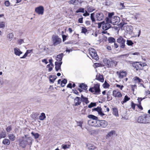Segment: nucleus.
I'll return each mask as SVG.
<instances>
[{
    "label": "nucleus",
    "instance_id": "f257e3e1",
    "mask_svg": "<svg viewBox=\"0 0 150 150\" xmlns=\"http://www.w3.org/2000/svg\"><path fill=\"white\" fill-rule=\"evenodd\" d=\"M113 13H109L108 17L106 18V21L111 23L113 25L118 24L120 21L119 17L117 16H113Z\"/></svg>",
    "mask_w": 150,
    "mask_h": 150
},
{
    "label": "nucleus",
    "instance_id": "f03ea898",
    "mask_svg": "<svg viewBox=\"0 0 150 150\" xmlns=\"http://www.w3.org/2000/svg\"><path fill=\"white\" fill-rule=\"evenodd\" d=\"M137 122L139 123L144 124L150 123V120L146 114L140 116L138 118Z\"/></svg>",
    "mask_w": 150,
    "mask_h": 150
},
{
    "label": "nucleus",
    "instance_id": "7ed1b4c3",
    "mask_svg": "<svg viewBox=\"0 0 150 150\" xmlns=\"http://www.w3.org/2000/svg\"><path fill=\"white\" fill-rule=\"evenodd\" d=\"M52 42L53 45H57L60 44L62 42V39L57 35H54L52 38Z\"/></svg>",
    "mask_w": 150,
    "mask_h": 150
},
{
    "label": "nucleus",
    "instance_id": "20e7f679",
    "mask_svg": "<svg viewBox=\"0 0 150 150\" xmlns=\"http://www.w3.org/2000/svg\"><path fill=\"white\" fill-rule=\"evenodd\" d=\"M100 85L99 84H95L94 87L90 88L89 91L94 94H99L100 92Z\"/></svg>",
    "mask_w": 150,
    "mask_h": 150
},
{
    "label": "nucleus",
    "instance_id": "39448f33",
    "mask_svg": "<svg viewBox=\"0 0 150 150\" xmlns=\"http://www.w3.org/2000/svg\"><path fill=\"white\" fill-rule=\"evenodd\" d=\"M89 53L92 57L96 60H98L99 58L97 54L96 51L95 49L92 48L89 49Z\"/></svg>",
    "mask_w": 150,
    "mask_h": 150
},
{
    "label": "nucleus",
    "instance_id": "423d86ee",
    "mask_svg": "<svg viewBox=\"0 0 150 150\" xmlns=\"http://www.w3.org/2000/svg\"><path fill=\"white\" fill-rule=\"evenodd\" d=\"M22 138L25 140L28 145H31L33 141V138L28 134L25 135L22 137Z\"/></svg>",
    "mask_w": 150,
    "mask_h": 150
},
{
    "label": "nucleus",
    "instance_id": "0eeeda50",
    "mask_svg": "<svg viewBox=\"0 0 150 150\" xmlns=\"http://www.w3.org/2000/svg\"><path fill=\"white\" fill-rule=\"evenodd\" d=\"M145 65V63L141 62H136L133 64V66L136 68L137 70L138 69H142Z\"/></svg>",
    "mask_w": 150,
    "mask_h": 150
},
{
    "label": "nucleus",
    "instance_id": "6e6552de",
    "mask_svg": "<svg viewBox=\"0 0 150 150\" xmlns=\"http://www.w3.org/2000/svg\"><path fill=\"white\" fill-rule=\"evenodd\" d=\"M98 127H101L102 128H105L108 125V122L105 120H98Z\"/></svg>",
    "mask_w": 150,
    "mask_h": 150
},
{
    "label": "nucleus",
    "instance_id": "1a4fd4ad",
    "mask_svg": "<svg viewBox=\"0 0 150 150\" xmlns=\"http://www.w3.org/2000/svg\"><path fill=\"white\" fill-rule=\"evenodd\" d=\"M44 11V7L41 6L36 7L35 9V12L39 15H42Z\"/></svg>",
    "mask_w": 150,
    "mask_h": 150
},
{
    "label": "nucleus",
    "instance_id": "9d476101",
    "mask_svg": "<svg viewBox=\"0 0 150 150\" xmlns=\"http://www.w3.org/2000/svg\"><path fill=\"white\" fill-rule=\"evenodd\" d=\"M93 110L98 112V114L104 119L106 117V115L104 114L101 111V108L100 107H97L94 108Z\"/></svg>",
    "mask_w": 150,
    "mask_h": 150
},
{
    "label": "nucleus",
    "instance_id": "9b49d317",
    "mask_svg": "<svg viewBox=\"0 0 150 150\" xmlns=\"http://www.w3.org/2000/svg\"><path fill=\"white\" fill-rule=\"evenodd\" d=\"M117 42L120 43L121 47L124 48L125 46V40H124L121 36H120L117 40Z\"/></svg>",
    "mask_w": 150,
    "mask_h": 150
},
{
    "label": "nucleus",
    "instance_id": "f8f14e48",
    "mask_svg": "<svg viewBox=\"0 0 150 150\" xmlns=\"http://www.w3.org/2000/svg\"><path fill=\"white\" fill-rule=\"evenodd\" d=\"M112 95L114 97L118 98H121L122 96L121 92L117 89L113 91Z\"/></svg>",
    "mask_w": 150,
    "mask_h": 150
},
{
    "label": "nucleus",
    "instance_id": "ddd939ff",
    "mask_svg": "<svg viewBox=\"0 0 150 150\" xmlns=\"http://www.w3.org/2000/svg\"><path fill=\"white\" fill-rule=\"evenodd\" d=\"M98 120H89L88 121V124L92 126L98 127Z\"/></svg>",
    "mask_w": 150,
    "mask_h": 150
},
{
    "label": "nucleus",
    "instance_id": "4468645a",
    "mask_svg": "<svg viewBox=\"0 0 150 150\" xmlns=\"http://www.w3.org/2000/svg\"><path fill=\"white\" fill-rule=\"evenodd\" d=\"M95 17L97 21H101L103 19L104 16L102 13L100 12L96 14Z\"/></svg>",
    "mask_w": 150,
    "mask_h": 150
},
{
    "label": "nucleus",
    "instance_id": "2eb2a0df",
    "mask_svg": "<svg viewBox=\"0 0 150 150\" xmlns=\"http://www.w3.org/2000/svg\"><path fill=\"white\" fill-rule=\"evenodd\" d=\"M83 2L82 0H71L68 1V3L70 4L77 5L81 4Z\"/></svg>",
    "mask_w": 150,
    "mask_h": 150
},
{
    "label": "nucleus",
    "instance_id": "dca6fc26",
    "mask_svg": "<svg viewBox=\"0 0 150 150\" xmlns=\"http://www.w3.org/2000/svg\"><path fill=\"white\" fill-rule=\"evenodd\" d=\"M19 145L23 148H25L26 145H28L25 140L22 138L19 140Z\"/></svg>",
    "mask_w": 150,
    "mask_h": 150
},
{
    "label": "nucleus",
    "instance_id": "f3484780",
    "mask_svg": "<svg viewBox=\"0 0 150 150\" xmlns=\"http://www.w3.org/2000/svg\"><path fill=\"white\" fill-rule=\"evenodd\" d=\"M116 73L118 75L120 79L123 78L125 77L127 75V73L126 71H117L116 72Z\"/></svg>",
    "mask_w": 150,
    "mask_h": 150
},
{
    "label": "nucleus",
    "instance_id": "a211bd4d",
    "mask_svg": "<svg viewBox=\"0 0 150 150\" xmlns=\"http://www.w3.org/2000/svg\"><path fill=\"white\" fill-rule=\"evenodd\" d=\"M110 22H107L106 23H104V22L102 24V28L104 30H106L108 29L110 27Z\"/></svg>",
    "mask_w": 150,
    "mask_h": 150
},
{
    "label": "nucleus",
    "instance_id": "6ab92c4d",
    "mask_svg": "<svg viewBox=\"0 0 150 150\" xmlns=\"http://www.w3.org/2000/svg\"><path fill=\"white\" fill-rule=\"evenodd\" d=\"M14 54L16 56H20L22 54V52L18 47H16L14 48Z\"/></svg>",
    "mask_w": 150,
    "mask_h": 150
},
{
    "label": "nucleus",
    "instance_id": "aec40b11",
    "mask_svg": "<svg viewBox=\"0 0 150 150\" xmlns=\"http://www.w3.org/2000/svg\"><path fill=\"white\" fill-rule=\"evenodd\" d=\"M62 63V62H55V69L57 71L61 69V65Z\"/></svg>",
    "mask_w": 150,
    "mask_h": 150
},
{
    "label": "nucleus",
    "instance_id": "412c9836",
    "mask_svg": "<svg viewBox=\"0 0 150 150\" xmlns=\"http://www.w3.org/2000/svg\"><path fill=\"white\" fill-rule=\"evenodd\" d=\"M96 79L101 82H103L104 81V79L103 75L100 74H97L96 76Z\"/></svg>",
    "mask_w": 150,
    "mask_h": 150
},
{
    "label": "nucleus",
    "instance_id": "4be33fe9",
    "mask_svg": "<svg viewBox=\"0 0 150 150\" xmlns=\"http://www.w3.org/2000/svg\"><path fill=\"white\" fill-rule=\"evenodd\" d=\"M80 98L77 97L75 99V105L76 106L80 104L81 103V100L80 99Z\"/></svg>",
    "mask_w": 150,
    "mask_h": 150
},
{
    "label": "nucleus",
    "instance_id": "5701e85b",
    "mask_svg": "<svg viewBox=\"0 0 150 150\" xmlns=\"http://www.w3.org/2000/svg\"><path fill=\"white\" fill-rule=\"evenodd\" d=\"M2 143L5 145H8L10 143V141L8 139L5 138L3 140Z\"/></svg>",
    "mask_w": 150,
    "mask_h": 150
},
{
    "label": "nucleus",
    "instance_id": "b1692460",
    "mask_svg": "<svg viewBox=\"0 0 150 150\" xmlns=\"http://www.w3.org/2000/svg\"><path fill=\"white\" fill-rule=\"evenodd\" d=\"M14 35L12 33H8L7 36V39L8 40L11 41L13 38Z\"/></svg>",
    "mask_w": 150,
    "mask_h": 150
},
{
    "label": "nucleus",
    "instance_id": "393cba45",
    "mask_svg": "<svg viewBox=\"0 0 150 150\" xmlns=\"http://www.w3.org/2000/svg\"><path fill=\"white\" fill-rule=\"evenodd\" d=\"M8 137L10 140L13 141L15 139V137L13 134H10L8 135Z\"/></svg>",
    "mask_w": 150,
    "mask_h": 150
},
{
    "label": "nucleus",
    "instance_id": "a878e982",
    "mask_svg": "<svg viewBox=\"0 0 150 150\" xmlns=\"http://www.w3.org/2000/svg\"><path fill=\"white\" fill-rule=\"evenodd\" d=\"M32 51V50H27L26 52L25 53L24 55L20 57L21 59H24L28 55L31 53Z\"/></svg>",
    "mask_w": 150,
    "mask_h": 150
},
{
    "label": "nucleus",
    "instance_id": "bb28decb",
    "mask_svg": "<svg viewBox=\"0 0 150 150\" xmlns=\"http://www.w3.org/2000/svg\"><path fill=\"white\" fill-rule=\"evenodd\" d=\"M57 78V76H51L50 77V81L52 83H54V81Z\"/></svg>",
    "mask_w": 150,
    "mask_h": 150
},
{
    "label": "nucleus",
    "instance_id": "cd10ccee",
    "mask_svg": "<svg viewBox=\"0 0 150 150\" xmlns=\"http://www.w3.org/2000/svg\"><path fill=\"white\" fill-rule=\"evenodd\" d=\"M113 114L116 116H118V111L117 109L115 108H112Z\"/></svg>",
    "mask_w": 150,
    "mask_h": 150
},
{
    "label": "nucleus",
    "instance_id": "c85d7f7f",
    "mask_svg": "<svg viewBox=\"0 0 150 150\" xmlns=\"http://www.w3.org/2000/svg\"><path fill=\"white\" fill-rule=\"evenodd\" d=\"M130 99V98L129 97L127 96H125L123 99V100L121 102V103L123 104L124 103L126 102L127 101L129 100Z\"/></svg>",
    "mask_w": 150,
    "mask_h": 150
},
{
    "label": "nucleus",
    "instance_id": "c756f323",
    "mask_svg": "<svg viewBox=\"0 0 150 150\" xmlns=\"http://www.w3.org/2000/svg\"><path fill=\"white\" fill-rule=\"evenodd\" d=\"M115 134V132L114 130H111L108 133L107 136L108 137H110Z\"/></svg>",
    "mask_w": 150,
    "mask_h": 150
},
{
    "label": "nucleus",
    "instance_id": "7c9ffc66",
    "mask_svg": "<svg viewBox=\"0 0 150 150\" xmlns=\"http://www.w3.org/2000/svg\"><path fill=\"white\" fill-rule=\"evenodd\" d=\"M88 117L89 118L91 119L90 120H97L98 119L97 117L92 115H88Z\"/></svg>",
    "mask_w": 150,
    "mask_h": 150
},
{
    "label": "nucleus",
    "instance_id": "2f4dec72",
    "mask_svg": "<svg viewBox=\"0 0 150 150\" xmlns=\"http://www.w3.org/2000/svg\"><path fill=\"white\" fill-rule=\"evenodd\" d=\"M87 148L89 149H94L96 147L93 145L91 144H88L87 145Z\"/></svg>",
    "mask_w": 150,
    "mask_h": 150
},
{
    "label": "nucleus",
    "instance_id": "473e14b6",
    "mask_svg": "<svg viewBox=\"0 0 150 150\" xmlns=\"http://www.w3.org/2000/svg\"><path fill=\"white\" fill-rule=\"evenodd\" d=\"M53 64H48L47 66V68H48V71L49 72L51 71L53 69Z\"/></svg>",
    "mask_w": 150,
    "mask_h": 150
},
{
    "label": "nucleus",
    "instance_id": "72a5a7b5",
    "mask_svg": "<svg viewBox=\"0 0 150 150\" xmlns=\"http://www.w3.org/2000/svg\"><path fill=\"white\" fill-rule=\"evenodd\" d=\"M81 98H82V100L84 102L86 103L87 104L89 103V102L88 100V98H85L83 96V95H81Z\"/></svg>",
    "mask_w": 150,
    "mask_h": 150
},
{
    "label": "nucleus",
    "instance_id": "f704fd0d",
    "mask_svg": "<svg viewBox=\"0 0 150 150\" xmlns=\"http://www.w3.org/2000/svg\"><path fill=\"white\" fill-rule=\"evenodd\" d=\"M45 117V114L44 113H42L39 117V119L41 120H43Z\"/></svg>",
    "mask_w": 150,
    "mask_h": 150
},
{
    "label": "nucleus",
    "instance_id": "c9c22d12",
    "mask_svg": "<svg viewBox=\"0 0 150 150\" xmlns=\"http://www.w3.org/2000/svg\"><path fill=\"white\" fill-rule=\"evenodd\" d=\"M133 79L135 83H139L141 82V79L137 76H135L133 78Z\"/></svg>",
    "mask_w": 150,
    "mask_h": 150
},
{
    "label": "nucleus",
    "instance_id": "e433bc0d",
    "mask_svg": "<svg viewBox=\"0 0 150 150\" xmlns=\"http://www.w3.org/2000/svg\"><path fill=\"white\" fill-rule=\"evenodd\" d=\"M87 86L86 85L83 83H81L79 85V87L85 90H86L87 89Z\"/></svg>",
    "mask_w": 150,
    "mask_h": 150
},
{
    "label": "nucleus",
    "instance_id": "4c0bfd02",
    "mask_svg": "<svg viewBox=\"0 0 150 150\" xmlns=\"http://www.w3.org/2000/svg\"><path fill=\"white\" fill-rule=\"evenodd\" d=\"M62 54H60L57 55L56 58V60L59 61H61V60H62Z\"/></svg>",
    "mask_w": 150,
    "mask_h": 150
},
{
    "label": "nucleus",
    "instance_id": "58836bf2",
    "mask_svg": "<svg viewBox=\"0 0 150 150\" xmlns=\"http://www.w3.org/2000/svg\"><path fill=\"white\" fill-rule=\"evenodd\" d=\"M126 30L127 31H132V26L131 25H127Z\"/></svg>",
    "mask_w": 150,
    "mask_h": 150
},
{
    "label": "nucleus",
    "instance_id": "ea45409f",
    "mask_svg": "<svg viewBox=\"0 0 150 150\" xmlns=\"http://www.w3.org/2000/svg\"><path fill=\"white\" fill-rule=\"evenodd\" d=\"M6 136V133L4 132H2L0 134V139L5 138Z\"/></svg>",
    "mask_w": 150,
    "mask_h": 150
},
{
    "label": "nucleus",
    "instance_id": "a19ab883",
    "mask_svg": "<svg viewBox=\"0 0 150 150\" xmlns=\"http://www.w3.org/2000/svg\"><path fill=\"white\" fill-rule=\"evenodd\" d=\"M31 134L36 139L38 138L40 136L39 134L38 133H34L33 132L31 133Z\"/></svg>",
    "mask_w": 150,
    "mask_h": 150
},
{
    "label": "nucleus",
    "instance_id": "79ce46f5",
    "mask_svg": "<svg viewBox=\"0 0 150 150\" xmlns=\"http://www.w3.org/2000/svg\"><path fill=\"white\" fill-rule=\"evenodd\" d=\"M67 83V80L65 79H64L62 81H61V86L62 87H64Z\"/></svg>",
    "mask_w": 150,
    "mask_h": 150
},
{
    "label": "nucleus",
    "instance_id": "37998d69",
    "mask_svg": "<svg viewBox=\"0 0 150 150\" xmlns=\"http://www.w3.org/2000/svg\"><path fill=\"white\" fill-rule=\"evenodd\" d=\"M6 22L4 21L0 22V28H4L5 26Z\"/></svg>",
    "mask_w": 150,
    "mask_h": 150
},
{
    "label": "nucleus",
    "instance_id": "c03bdc74",
    "mask_svg": "<svg viewBox=\"0 0 150 150\" xmlns=\"http://www.w3.org/2000/svg\"><path fill=\"white\" fill-rule=\"evenodd\" d=\"M103 87L105 88H108L110 86V85L107 82L105 81L103 85Z\"/></svg>",
    "mask_w": 150,
    "mask_h": 150
},
{
    "label": "nucleus",
    "instance_id": "a18cd8bd",
    "mask_svg": "<svg viewBox=\"0 0 150 150\" xmlns=\"http://www.w3.org/2000/svg\"><path fill=\"white\" fill-rule=\"evenodd\" d=\"M108 40L110 43L115 42V39L111 37H110L108 38Z\"/></svg>",
    "mask_w": 150,
    "mask_h": 150
},
{
    "label": "nucleus",
    "instance_id": "49530a36",
    "mask_svg": "<svg viewBox=\"0 0 150 150\" xmlns=\"http://www.w3.org/2000/svg\"><path fill=\"white\" fill-rule=\"evenodd\" d=\"M87 9L88 11L89 12H92L95 10L93 7L91 6H88Z\"/></svg>",
    "mask_w": 150,
    "mask_h": 150
},
{
    "label": "nucleus",
    "instance_id": "de8ad7c7",
    "mask_svg": "<svg viewBox=\"0 0 150 150\" xmlns=\"http://www.w3.org/2000/svg\"><path fill=\"white\" fill-rule=\"evenodd\" d=\"M76 13H78L79 12H84V9L83 8H80L76 11Z\"/></svg>",
    "mask_w": 150,
    "mask_h": 150
},
{
    "label": "nucleus",
    "instance_id": "09e8293b",
    "mask_svg": "<svg viewBox=\"0 0 150 150\" xmlns=\"http://www.w3.org/2000/svg\"><path fill=\"white\" fill-rule=\"evenodd\" d=\"M69 146H70L69 145L66 144H62V148L64 149L69 148Z\"/></svg>",
    "mask_w": 150,
    "mask_h": 150
},
{
    "label": "nucleus",
    "instance_id": "8fccbe9b",
    "mask_svg": "<svg viewBox=\"0 0 150 150\" xmlns=\"http://www.w3.org/2000/svg\"><path fill=\"white\" fill-rule=\"evenodd\" d=\"M91 18L92 22H93L96 21L95 19L94 18V13H92L91 14Z\"/></svg>",
    "mask_w": 150,
    "mask_h": 150
},
{
    "label": "nucleus",
    "instance_id": "3c124183",
    "mask_svg": "<svg viewBox=\"0 0 150 150\" xmlns=\"http://www.w3.org/2000/svg\"><path fill=\"white\" fill-rule=\"evenodd\" d=\"M87 32V30L85 27H82V32L84 33H86Z\"/></svg>",
    "mask_w": 150,
    "mask_h": 150
},
{
    "label": "nucleus",
    "instance_id": "603ef678",
    "mask_svg": "<svg viewBox=\"0 0 150 150\" xmlns=\"http://www.w3.org/2000/svg\"><path fill=\"white\" fill-rule=\"evenodd\" d=\"M96 105V103H91L90 104L88 105V107L91 108L92 107L95 106Z\"/></svg>",
    "mask_w": 150,
    "mask_h": 150
},
{
    "label": "nucleus",
    "instance_id": "864d4df0",
    "mask_svg": "<svg viewBox=\"0 0 150 150\" xmlns=\"http://www.w3.org/2000/svg\"><path fill=\"white\" fill-rule=\"evenodd\" d=\"M103 61L105 64L109 65L110 63V61L108 60L107 59H105Z\"/></svg>",
    "mask_w": 150,
    "mask_h": 150
},
{
    "label": "nucleus",
    "instance_id": "5fc2aeb1",
    "mask_svg": "<svg viewBox=\"0 0 150 150\" xmlns=\"http://www.w3.org/2000/svg\"><path fill=\"white\" fill-rule=\"evenodd\" d=\"M127 42L128 45H132L133 44V43L131 40H127Z\"/></svg>",
    "mask_w": 150,
    "mask_h": 150
},
{
    "label": "nucleus",
    "instance_id": "6e6d98bb",
    "mask_svg": "<svg viewBox=\"0 0 150 150\" xmlns=\"http://www.w3.org/2000/svg\"><path fill=\"white\" fill-rule=\"evenodd\" d=\"M134 18L135 19V20H137V18H139V14L138 13H135L134 14Z\"/></svg>",
    "mask_w": 150,
    "mask_h": 150
},
{
    "label": "nucleus",
    "instance_id": "4d7b16f0",
    "mask_svg": "<svg viewBox=\"0 0 150 150\" xmlns=\"http://www.w3.org/2000/svg\"><path fill=\"white\" fill-rule=\"evenodd\" d=\"M67 37H68V35H63L62 36L63 41L64 42L66 40L67 38Z\"/></svg>",
    "mask_w": 150,
    "mask_h": 150
},
{
    "label": "nucleus",
    "instance_id": "13d9d810",
    "mask_svg": "<svg viewBox=\"0 0 150 150\" xmlns=\"http://www.w3.org/2000/svg\"><path fill=\"white\" fill-rule=\"evenodd\" d=\"M116 86L117 87L119 88L120 90H122L124 87V86L122 85L121 86L120 85L116 84Z\"/></svg>",
    "mask_w": 150,
    "mask_h": 150
},
{
    "label": "nucleus",
    "instance_id": "bf43d9fd",
    "mask_svg": "<svg viewBox=\"0 0 150 150\" xmlns=\"http://www.w3.org/2000/svg\"><path fill=\"white\" fill-rule=\"evenodd\" d=\"M77 125L78 126H80L81 128L82 127V125L83 124V121H80L79 122H77Z\"/></svg>",
    "mask_w": 150,
    "mask_h": 150
},
{
    "label": "nucleus",
    "instance_id": "052dcab7",
    "mask_svg": "<svg viewBox=\"0 0 150 150\" xmlns=\"http://www.w3.org/2000/svg\"><path fill=\"white\" fill-rule=\"evenodd\" d=\"M145 98H137V100L138 101V102L140 104H141V102L142 100L145 99Z\"/></svg>",
    "mask_w": 150,
    "mask_h": 150
},
{
    "label": "nucleus",
    "instance_id": "680f3d73",
    "mask_svg": "<svg viewBox=\"0 0 150 150\" xmlns=\"http://www.w3.org/2000/svg\"><path fill=\"white\" fill-rule=\"evenodd\" d=\"M11 126H9L6 128V130L7 132H9L11 130Z\"/></svg>",
    "mask_w": 150,
    "mask_h": 150
},
{
    "label": "nucleus",
    "instance_id": "e2e57ef3",
    "mask_svg": "<svg viewBox=\"0 0 150 150\" xmlns=\"http://www.w3.org/2000/svg\"><path fill=\"white\" fill-rule=\"evenodd\" d=\"M131 54L133 55H136L137 56H138L140 55V53L139 52H135L134 53H131Z\"/></svg>",
    "mask_w": 150,
    "mask_h": 150
},
{
    "label": "nucleus",
    "instance_id": "0e129e2a",
    "mask_svg": "<svg viewBox=\"0 0 150 150\" xmlns=\"http://www.w3.org/2000/svg\"><path fill=\"white\" fill-rule=\"evenodd\" d=\"M5 5L7 6H8L10 5V3L8 1H6L5 3Z\"/></svg>",
    "mask_w": 150,
    "mask_h": 150
},
{
    "label": "nucleus",
    "instance_id": "69168bd1",
    "mask_svg": "<svg viewBox=\"0 0 150 150\" xmlns=\"http://www.w3.org/2000/svg\"><path fill=\"white\" fill-rule=\"evenodd\" d=\"M42 62L45 63L46 64H47L48 63L47 59H42Z\"/></svg>",
    "mask_w": 150,
    "mask_h": 150
},
{
    "label": "nucleus",
    "instance_id": "338daca9",
    "mask_svg": "<svg viewBox=\"0 0 150 150\" xmlns=\"http://www.w3.org/2000/svg\"><path fill=\"white\" fill-rule=\"evenodd\" d=\"M89 13H88L86 11H85V13H84L83 15L84 16H88L89 15Z\"/></svg>",
    "mask_w": 150,
    "mask_h": 150
},
{
    "label": "nucleus",
    "instance_id": "774afa93",
    "mask_svg": "<svg viewBox=\"0 0 150 150\" xmlns=\"http://www.w3.org/2000/svg\"><path fill=\"white\" fill-rule=\"evenodd\" d=\"M141 104L139 103V104H137V105L138 106L139 108L141 110H142L143 109V108L142 106L140 105Z\"/></svg>",
    "mask_w": 150,
    "mask_h": 150
}]
</instances>
